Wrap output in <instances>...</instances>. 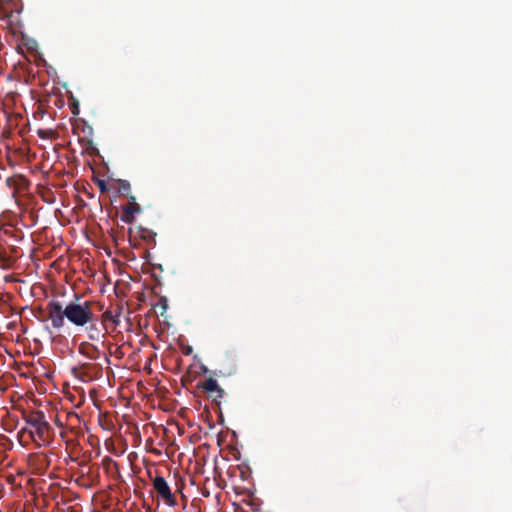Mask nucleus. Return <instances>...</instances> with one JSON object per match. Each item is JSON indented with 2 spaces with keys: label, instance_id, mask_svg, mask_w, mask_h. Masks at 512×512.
<instances>
[{
  "label": "nucleus",
  "instance_id": "obj_1",
  "mask_svg": "<svg viewBox=\"0 0 512 512\" xmlns=\"http://www.w3.org/2000/svg\"><path fill=\"white\" fill-rule=\"evenodd\" d=\"M46 318L57 331L65 326V319L77 327L87 326L88 323L95 319V315L91 309V302L80 301L78 296L76 300L69 302L65 306L58 300H51L46 305Z\"/></svg>",
  "mask_w": 512,
  "mask_h": 512
},
{
  "label": "nucleus",
  "instance_id": "obj_2",
  "mask_svg": "<svg viewBox=\"0 0 512 512\" xmlns=\"http://www.w3.org/2000/svg\"><path fill=\"white\" fill-rule=\"evenodd\" d=\"M22 419L26 423V426L21 429L19 433H28L30 438L39 446H48L54 435V430L46 420V416L43 411L32 410L24 412Z\"/></svg>",
  "mask_w": 512,
  "mask_h": 512
},
{
  "label": "nucleus",
  "instance_id": "obj_3",
  "mask_svg": "<svg viewBox=\"0 0 512 512\" xmlns=\"http://www.w3.org/2000/svg\"><path fill=\"white\" fill-rule=\"evenodd\" d=\"M21 257L20 248L7 238H0V267L11 268Z\"/></svg>",
  "mask_w": 512,
  "mask_h": 512
},
{
  "label": "nucleus",
  "instance_id": "obj_4",
  "mask_svg": "<svg viewBox=\"0 0 512 512\" xmlns=\"http://www.w3.org/2000/svg\"><path fill=\"white\" fill-rule=\"evenodd\" d=\"M151 482L157 497L161 499L167 506L175 507L177 505L176 496L172 493L171 488L166 479L160 475L151 477Z\"/></svg>",
  "mask_w": 512,
  "mask_h": 512
},
{
  "label": "nucleus",
  "instance_id": "obj_5",
  "mask_svg": "<svg viewBox=\"0 0 512 512\" xmlns=\"http://www.w3.org/2000/svg\"><path fill=\"white\" fill-rule=\"evenodd\" d=\"M129 203L122 207L121 220L127 224H131L135 220V213L141 212V207L136 202L135 196H129Z\"/></svg>",
  "mask_w": 512,
  "mask_h": 512
},
{
  "label": "nucleus",
  "instance_id": "obj_6",
  "mask_svg": "<svg viewBox=\"0 0 512 512\" xmlns=\"http://www.w3.org/2000/svg\"><path fill=\"white\" fill-rule=\"evenodd\" d=\"M201 387L215 401L224 395V390L219 386L217 380L212 377L206 379Z\"/></svg>",
  "mask_w": 512,
  "mask_h": 512
},
{
  "label": "nucleus",
  "instance_id": "obj_7",
  "mask_svg": "<svg viewBox=\"0 0 512 512\" xmlns=\"http://www.w3.org/2000/svg\"><path fill=\"white\" fill-rule=\"evenodd\" d=\"M78 351L81 355L85 356L89 360H98L101 356V352L98 347L89 342L80 343Z\"/></svg>",
  "mask_w": 512,
  "mask_h": 512
},
{
  "label": "nucleus",
  "instance_id": "obj_8",
  "mask_svg": "<svg viewBox=\"0 0 512 512\" xmlns=\"http://www.w3.org/2000/svg\"><path fill=\"white\" fill-rule=\"evenodd\" d=\"M0 238H7L12 241V243L17 244L23 240L24 234L22 230L16 229L13 226H8L3 229Z\"/></svg>",
  "mask_w": 512,
  "mask_h": 512
},
{
  "label": "nucleus",
  "instance_id": "obj_9",
  "mask_svg": "<svg viewBox=\"0 0 512 512\" xmlns=\"http://www.w3.org/2000/svg\"><path fill=\"white\" fill-rule=\"evenodd\" d=\"M86 327L87 336L92 341H99L100 339L105 337V333H102V331L97 327V324L95 323V319L88 323Z\"/></svg>",
  "mask_w": 512,
  "mask_h": 512
},
{
  "label": "nucleus",
  "instance_id": "obj_10",
  "mask_svg": "<svg viewBox=\"0 0 512 512\" xmlns=\"http://www.w3.org/2000/svg\"><path fill=\"white\" fill-rule=\"evenodd\" d=\"M118 191L122 194H125L127 195L128 197L131 196L130 195V183L127 181V180H118Z\"/></svg>",
  "mask_w": 512,
  "mask_h": 512
},
{
  "label": "nucleus",
  "instance_id": "obj_11",
  "mask_svg": "<svg viewBox=\"0 0 512 512\" xmlns=\"http://www.w3.org/2000/svg\"><path fill=\"white\" fill-rule=\"evenodd\" d=\"M118 316H119V313L113 314L112 311L107 310L102 314V319H103V321L109 320L112 323H114L115 325H117L119 323Z\"/></svg>",
  "mask_w": 512,
  "mask_h": 512
},
{
  "label": "nucleus",
  "instance_id": "obj_12",
  "mask_svg": "<svg viewBox=\"0 0 512 512\" xmlns=\"http://www.w3.org/2000/svg\"><path fill=\"white\" fill-rule=\"evenodd\" d=\"M156 233L152 232L149 229L141 228L140 229V237L146 241H155Z\"/></svg>",
  "mask_w": 512,
  "mask_h": 512
},
{
  "label": "nucleus",
  "instance_id": "obj_13",
  "mask_svg": "<svg viewBox=\"0 0 512 512\" xmlns=\"http://www.w3.org/2000/svg\"><path fill=\"white\" fill-rule=\"evenodd\" d=\"M96 184L100 190V192L105 193L108 191L107 184L105 180L98 179L96 181Z\"/></svg>",
  "mask_w": 512,
  "mask_h": 512
},
{
  "label": "nucleus",
  "instance_id": "obj_14",
  "mask_svg": "<svg viewBox=\"0 0 512 512\" xmlns=\"http://www.w3.org/2000/svg\"><path fill=\"white\" fill-rule=\"evenodd\" d=\"M158 305H161L162 309L163 310H166L167 309V299L165 297H162L160 300H159V303Z\"/></svg>",
  "mask_w": 512,
  "mask_h": 512
},
{
  "label": "nucleus",
  "instance_id": "obj_15",
  "mask_svg": "<svg viewBox=\"0 0 512 512\" xmlns=\"http://www.w3.org/2000/svg\"><path fill=\"white\" fill-rule=\"evenodd\" d=\"M48 133H51V131L39 130L38 136L42 139H45L48 137Z\"/></svg>",
  "mask_w": 512,
  "mask_h": 512
}]
</instances>
